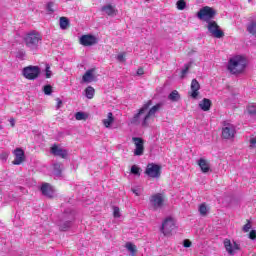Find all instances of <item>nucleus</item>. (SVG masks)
I'll list each match as a JSON object with an SVG mask.
<instances>
[{
  "instance_id": "nucleus-1",
  "label": "nucleus",
  "mask_w": 256,
  "mask_h": 256,
  "mask_svg": "<svg viewBox=\"0 0 256 256\" xmlns=\"http://www.w3.org/2000/svg\"><path fill=\"white\" fill-rule=\"evenodd\" d=\"M151 105H153V100H148L144 103L138 112L132 117L130 123L132 125H141L143 128L149 127L151 121L155 119V115H157L161 110V107H163V103H157L152 107Z\"/></svg>"
},
{
  "instance_id": "nucleus-2",
  "label": "nucleus",
  "mask_w": 256,
  "mask_h": 256,
  "mask_svg": "<svg viewBox=\"0 0 256 256\" xmlns=\"http://www.w3.org/2000/svg\"><path fill=\"white\" fill-rule=\"evenodd\" d=\"M247 67V59L243 56H234L228 62V70L232 75L243 73Z\"/></svg>"
},
{
  "instance_id": "nucleus-3",
  "label": "nucleus",
  "mask_w": 256,
  "mask_h": 256,
  "mask_svg": "<svg viewBox=\"0 0 256 256\" xmlns=\"http://www.w3.org/2000/svg\"><path fill=\"white\" fill-rule=\"evenodd\" d=\"M41 41H43V37L37 31H31L24 36V43L31 51H37Z\"/></svg>"
},
{
  "instance_id": "nucleus-4",
  "label": "nucleus",
  "mask_w": 256,
  "mask_h": 256,
  "mask_svg": "<svg viewBox=\"0 0 256 256\" xmlns=\"http://www.w3.org/2000/svg\"><path fill=\"white\" fill-rule=\"evenodd\" d=\"M22 75L25 79H28V81H35V79H38L41 75V68L33 65L24 67L22 69Z\"/></svg>"
},
{
  "instance_id": "nucleus-5",
  "label": "nucleus",
  "mask_w": 256,
  "mask_h": 256,
  "mask_svg": "<svg viewBox=\"0 0 256 256\" xmlns=\"http://www.w3.org/2000/svg\"><path fill=\"white\" fill-rule=\"evenodd\" d=\"M176 227L177 226L175 225V219H173L172 217H167L162 222L160 231H161V233H163V235L165 237H169V235H171L173 233V231H175Z\"/></svg>"
},
{
  "instance_id": "nucleus-6",
  "label": "nucleus",
  "mask_w": 256,
  "mask_h": 256,
  "mask_svg": "<svg viewBox=\"0 0 256 256\" xmlns=\"http://www.w3.org/2000/svg\"><path fill=\"white\" fill-rule=\"evenodd\" d=\"M197 17L200 21H206V23H209V21L215 17V10L209 6H205L197 13Z\"/></svg>"
},
{
  "instance_id": "nucleus-7",
  "label": "nucleus",
  "mask_w": 256,
  "mask_h": 256,
  "mask_svg": "<svg viewBox=\"0 0 256 256\" xmlns=\"http://www.w3.org/2000/svg\"><path fill=\"white\" fill-rule=\"evenodd\" d=\"M207 29L212 37H215V39H221L222 37H225V33L221 28H219V25H217V22L215 21H209L207 25Z\"/></svg>"
},
{
  "instance_id": "nucleus-8",
  "label": "nucleus",
  "mask_w": 256,
  "mask_h": 256,
  "mask_svg": "<svg viewBox=\"0 0 256 256\" xmlns=\"http://www.w3.org/2000/svg\"><path fill=\"white\" fill-rule=\"evenodd\" d=\"M145 174L151 177V179H159L161 177V166L150 163L146 167Z\"/></svg>"
},
{
  "instance_id": "nucleus-9",
  "label": "nucleus",
  "mask_w": 256,
  "mask_h": 256,
  "mask_svg": "<svg viewBox=\"0 0 256 256\" xmlns=\"http://www.w3.org/2000/svg\"><path fill=\"white\" fill-rule=\"evenodd\" d=\"M223 245H224L228 255H235V253H237V251H241V246L235 241L231 242V240L229 238L224 239Z\"/></svg>"
},
{
  "instance_id": "nucleus-10",
  "label": "nucleus",
  "mask_w": 256,
  "mask_h": 256,
  "mask_svg": "<svg viewBox=\"0 0 256 256\" xmlns=\"http://www.w3.org/2000/svg\"><path fill=\"white\" fill-rule=\"evenodd\" d=\"M235 133H237L235 126L231 123H226L222 128V139H233Z\"/></svg>"
},
{
  "instance_id": "nucleus-11",
  "label": "nucleus",
  "mask_w": 256,
  "mask_h": 256,
  "mask_svg": "<svg viewBox=\"0 0 256 256\" xmlns=\"http://www.w3.org/2000/svg\"><path fill=\"white\" fill-rule=\"evenodd\" d=\"M163 201V194L161 193L154 194L150 197V205L154 211L163 207Z\"/></svg>"
},
{
  "instance_id": "nucleus-12",
  "label": "nucleus",
  "mask_w": 256,
  "mask_h": 256,
  "mask_svg": "<svg viewBox=\"0 0 256 256\" xmlns=\"http://www.w3.org/2000/svg\"><path fill=\"white\" fill-rule=\"evenodd\" d=\"M132 141H133V143L136 147L135 150H134V155H136V156L143 155V153L145 151L143 138L133 137Z\"/></svg>"
},
{
  "instance_id": "nucleus-13",
  "label": "nucleus",
  "mask_w": 256,
  "mask_h": 256,
  "mask_svg": "<svg viewBox=\"0 0 256 256\" xmlns=\"http://www.w3.org/2000/svg\"><path fill=\"white\" fill-rule=\"evenodd\" d=\"M50 153H52V155H54L55 157H61V159H67V155H69L67 149H63L62 147H59L57 144H54L51 147Z\"/></svg>"
},
{
  "instance_id": "nucleus-14",
  "label": "nucleus",
  "mask_w": 256,
  "mask_h": 256,
  "mask_svg": "<svg viewBox=\"0 0 256 256\" xmlns=\"http://www.w3.org/2000/svg\"><path fill=\"white\" fill-rule=\"evenodd\" d=\"M40 191L44 197H48V199H53L55 197V189L49 183H43L40 187Z\"/></svg>"
},
{
  "instance_id": "nucleus-15",
  "label": "nucleus",
  "mask_w": 256,
  "mask_h": 256,
  "mask_svg": "<svg viewBox=\"0 0 256 256\" xmlns=\"http://www.w3.org/2000/svg\"><path fill=\"white\" fill-rule=\"evenodd\" d=\"M80 43L84 47H92V45H97V37L91 34L83 35L80 38Z\"/></svg>"
},
{
  "instance_id": "nucleus-16",
  "label": "nucleus",
  "mask_w": 256,
  "mask_h": 256,
  "mask_svg": "<svg viewBox=\"0 0 256 256\" xmlns=\"http://www.w3.org/2000/svg\"><path fill=\"white\" fill-rule=\"evenodd\" d=\"M15 159L12 162L13 165H21L25 161V152L21 148L14 150Z\"/></svg>"
},
{
  "instance_id": "nucleus-17",
  "label": "nucleus",
  "mask_w": 256,
  "mask_h": 256,
  "mask_svg": "<svg viewBox=\"0 0 256 256\" xmlns=\"http://www.w3.org/2000/svg\"><path fill=\"white\" fill-rule=\"evenodd\" d=\"M199 89H201V84L197 79H193L191 82V97L192 99H197L199 97Z\"/></svg>"
},
{
  "instance_id": "nucleus-18",
  "label": "nucleus",
  "mask_w": 256,
  "mask_h": 256,
  "mask_svg": "<svg viewBox=\"0 0 256 256\" xmlns=\"http://www.w3.org/2000/svg\"><path fill=\"white\" fill-rule=\"evenodd\" d=\"M198 165L202 171V173H209L211 171V166L209 165V162L205 160V158H200L198 160Z\"/></svg>"
},
{
  "instance_id": "nucleus-19",
  "label": "nucleus",
  "mask_w": 256,
  "mask_h": 256,
  "mask_svg": "<svg viewBox=\"0 0 256 256\" xmlns=\"http://www.w3.org/2000/svg\"><path fill=\"white\" fill-rule=\"evenodd\" d=\"M93 73H95V68L87 70L82 77V81H84V83H91V81H94L95 75H93Z\"/></svg>"
},
{
  "instance_id": "nucleus-20",
  "label": "nucleus",
  "mask_w": 256,
  "mask_h": 256,
  "mask_svg": "<svg viewBox=\"0 0 256 256\" xmlns=\"http://www.w3.org/2000/svg\"><path fill=\"white\" fill-rule=\"evenodd\" d=\"M246 29L250 35H256V17L250 18Z\"/></svg>"
},
{
  "instance_id": "nucleus-21",
  "label": "nucleus",
  "mask_w": 256,
  "mask_h": 256,
  "mask_svg": "<svg viewBox=\"0 0 256 256\" xmlns=\"http://www.w3.org/2000/svg\"><path fill=\"white\" fill-rule=\"evenodd\" d=\"M102 123L106 129H110L113 123H115V116L111 112L107 114V118L102 120Z\"/></svg>"
},
{
  "instance_id": "nucleus-22",
  "label": "nucleus",
  "mask_w": 256,
  "mask_h": 256,
  "mask_svg": "<svg viewBox=\"0 0 256 256\" xmlns=\"http://www.w3.org/2000/svg\"><path fill=\"white\" fill-rule=\"evenodd\" d=\"M101 11L103 13H106V15H109V17H113V15H117V10H115V7L111 6V4L103 6L101 8Z\"/></svg>"
},
{
  "instance_id": "nucleus-23",
  "label": "nucleus",
  "mask_w": 256,
  "mask_h": 256,
  "mask_svg": "<svg viewBox=\"0 0 256 256\" xmlns=\"http://www.w3.org/2000/svg\"><path fill=\"white\" fill-rule=\"evenodd\" d=\"M200 109L202 111H209L211 109V100L204 98L200 103H199Z\"/></svg>"
},
{
  "instance_id": "nucleus-24",
  "label": "nucleus",
  "mask_w": 256,
  "mask_h": 256,
  "mask_svg": "<svg viewBox=\"0 0 256 256\" xmlns=\"http://www.w3.org/2000/svg\"><path fill=\"white\" fill-rule=\"evenodd\" d=\"M169 101H172V103H177L179 99H181V95L179 94V91L174 90L168 95Z\"/></svg>"
},
{
  "instance_id": "nucleus-25",
  "label": "nucleus",
  "mask_w": 256,
  "mask_h": 256,
  "mask_svg": "<svg viewBox=\"0 0 256 256\" xmlns=\"http://www.w3.org/2000/svg\"><path fill=\"white\" fill-rule=\"evenodd\" d=\"M247 114L250 117H256V103H250L246 107Z\"/></svg>"
},
{
  "instance_id": "nucleus-26",
  "label": "nucleus",
  "mask_w": 256,
  "mask_h": 256,
  "mask_svg": "<svg viewBox=\"0 0 256 256\" xmlns=\"http://www.w3.org/2000/svg\"><path fill=\"white\" fill-rule=\"evenodd\" d=\"M53 169H54V175H56V177H59L61 176V172L63 171V164L55 163L53 165Z\"/></svg>"
},
{
  "instance_id": "nucleus-27",
  "label": "nucleus",
  "mask_w": 256,
  "mask_h": 256,
  "mask_svg": "<svg viewBox=\"0 0 256 256\" xmlns=\"http://www.w3.org/2000/svg\"><path fill=\"white\" fill-rule=\"evenodd\" d=\"M85 93H86L87 99H93V97H95V88H93L92 86H88L85 89Z\"/></svg>"
},
{
  "instance_id": "nucleus-28",
  "label": "nucleus",
  "mask_w": 256,
  "mask_h": 256,
  "mask_svg": "<svg viewBox=\"0 0 256 256\" xmlns=\"http://www.w3.org/2000/svg\"><path fill=\"white\" fill-rule=\"evenodd\" d=\"M198 211L202 217H205L209 213V208H207V205L203 203L199 206Z\"/></svg>"
},
{
  "instance_id": "nucleus-29",
  "label": "nucleus",
  "mask_w": 256,
  "mask_h": 256,
  "mask_svg": "<svg viewBox=\"0 0 256 256\" xmlns=\"http://www.w3.org/2000/svg\"><path fill=\"white\" fill-rule=\"evenodd\" d=\"M60 231H67L72 225L71 221L59 222Z\"/></svg>"
},
{
  "instance_id": "nucleus-30",
  "label": "nucleus",
  "mask_w": 256,
  "mask_h": 256,
  "mask_svg": "<svg viewBox=\"0 0 256 256\" xmlns=\"http://www.w3.org/2000/svg\"><path fill=\"white\" fill-rule=\"evenodd\" d=\"M126 249L131 252V255L134 256L137 253V246L131 242L126 243Z\"/></svg>"
},
{
  "instance_id": "nucleus-31",
  "label": "nucleus",
  "mask_w": 256,
  "mask_h": 256,
  "mask_svg": "<svg viewBox=\"0 0 256 256\" xmlns=\"http://www.w3.org/2000/svg\"><path fill=\"white\" fill-rule=\"evenodd\" d=\"M69 27V19L66 17L60 18V29H67Z\"/></svg>"
},
{
  "instance_id": "nucleus-32",
  "label": "nucleus",
  "mask_w": 256,
  "mask_h": 256,
  "mask_svg": "<svg viewBox=\"0 0 256 256\" xmlns=\"http://www.w3.org/2000/svg\"><path fill=\"white\" fill-rule=\"evenodd\" d=\"M76 121H85L87 119V114L85 112H77L75 114Z\"/></svg>"
},
{
  "instance_id": "nucleus-33",
  "label": "nucleus",
  "mask_w": 256,
  "mask_h": 256,
  "mask_svg": "<svg viewBox=\"0 0 256 256\" xmlns=\"http://www.w3.org/2000/svg\"><path fill=\"white\" fill-rule=\"evenodd\" d=\"M131 173H132V175H136L137 177H140L141 176V168H139V166H137V165H133L131 167Z\"/></svg>"
},
{
  "instance_id": "nucleus-34",
  "label": "nucleus",
  "mask_w": 256,
  "mask_h": 256,
  "mask_svg": "<svg viewBox=\"0 0 256 256\" xmlns=\"http://www.w3.org/2000/svg\"><path fill=\"white\" fill-rule=\"evenodd\" d=\"M176 5H177V9H179V11H183V9H185V7H187V3L184 2V0H178Z\"/></svg>"
},
{
  "instance_id": "nucleus-35",
  "label": "nucleus",
  "mask_w": 256,
  "mask_h": 256,
  "mask_svg": "<svg viewBox=\"0 0 256 256\" xmlns=\"http://www.w3.org/2000/svg\"><path fill=\"white\" fill-rule=\"evenodd\" d=\"M43 92L45 93V95H51L53 93V86L45 85L43 88Z\"/></svg>"
},
{
  "instance_id": "nucleus-36",
  "label": "nucleus",
  "mask_w": 256,
  "mask_h": 256,
  "mask_svg": "<svg viewBox=\"0 0 256 256\" xmlns=\"http://www.w3.org/2000/svg\"><path fill=\"white\" fill-rule=\"evenodd\" d=\"M189 69H191V63L185 64V68L182 70L181 79H185V75H187Z\"/></svg>"
},
{
  "instance_id": "nucleus-37",
  "label": "nucleus",
  "mask_w": 256,
  "mask_h": 256,
  "mask_svg": "<svg viewBox=\"0 0 256 256\" xmlns=\"http://www.w3.org/2000/svg\"><path fill=\"white\" fill-rule=\"evenodd\" d=\"M45 77L46 79H51L53 72H51V66H49V64L46 65V69H45Z\"/></svg>"
},
{
  "instance_id": "nucleus-38",
  "label": "nucleus",
  "mask_w": 256,
  "mask_h": 256,
  "mask_svg": "<svg viewBox=\"0 0 256 256\" xmlns=\"http://www.w3.org/2000/svg\"><path fill=\"white\" fill-rule=\"evenodd\" d=\"M54 6H55V3L49 2L46 5V11H48L49 13H55V10L53 9Z\"/></svg>"
},
{
  "instance_id": "nucleus-39",
  "label": "nucleus",
  "mask_w": 256,
  "mask_h": 256,
  "mask_svg": "<svg viewBox=\"0 0 256 256\" xmlns=\"http://www.w3.org/2000/svg\"><path fill=\"white\" fill-rule=\"evenodd\" d=\"M113 215L116 219H119V217H121V212L119 210V207L115 206L113 208Z\"/></svg>"
},
{
  "instance_id": "nucleus-40",
  "label": "nucleus",
  "mask_w": 256,
  "mask_h": 256,
  "mask_svg": "<svg viewBox=\"0 0 256 256\" xmlns=\"http://www.w3.org/2000/svg\"><path fill=\"white\" fill-rule=\"evenodd\" d=\"M0 159L2 160L3 163H5V161H7V159H9V152H2L0 154Z\"/></svg>"
},
{
  "instance_id": "nucleus-41",
  "label": "nucleus",
  "mask_w": 256,
  "mask_h": 256,
  "mask_svg": "<svg viewBox=\"0 0 256 256\" xmlns=\"http://www.w3.org/2000/svg\"><path fill=\"white\" fill-rule=\"evenodd\" d=\"M251 229V221L248 220V222L243 226L244 233H249V230Z\"/></svg>"
},
{
  "instance_id": "nucleus-42",
  "label": "nucleus",
  "mask_w": 256,
  "mask_h": 256,
  "mask_svg": "<svg viewBox=\"0 0 256 256\" xmlns=\"http://www.w3.org/2000/svg\"><path fill=\"white\" fill-rule=\"evenodd\" d=\"M250 149H256V138H250Z\"/></svg>"
},
{
  "instance_id": "nucleus-43",
  "label": "nucleus",
  "mask_w": 256,
  "mask_h": 256,
  "mask_svg": "<svg viewBox=\"0 0 256 256\" xmlns=\"http://www.w3.org/2000/svg\"><path fill=\"white\" fill-rule=\"evenodd\" d=\"M117 60H118L120 63L125 62V55H124L123 53L118 54V55H117Z\"/></svg>"
},
{
  "instance_id": "nucleus-44",
  "label": "nucleus",
  "mask_w": 256,
  "mask_h": 256,
  "mask_svg": "<svg viewBox=\"0 0 256 256\" xmlns=\"http://www.w3.org/2000/svg\"><path fill=\"white\" fill-rule=\"evenodd\" d=\"M249 239H252V241H255V239H256V230H252L249 233Z\"/></svg>"
},
{
  "instance_id": "nucleus-45",
  "label": "nucleus",
  "mask_w": 256,
  "mask_h": 256,
  "mask_svg": "<svg viewBox=\"0 0 256 256\" xmlns=\"http://www.w3.org/2000/svg\"><path fill=\"white\" fill-rule=\"evenodd\" d=\"M132 192L134 193V195H136V197H139V195H141V189L139 188H132Z\"/></svg>"
},
{
  "instance_id": "nucleus-46",
  "label": "nucleus",
  "mask_w": 256,
  "mask_h": 256,
  "mask_svg": "<svg viewBox=\"0 0 256 256\" xmlns=\"http://www.w3.org/2000/svg\"><path fill=\"white\" fill-rule=\"evenodd\" d=\"M191 245H192L191 240H188V239L184 240L183 242L184 247L189 248L191 247Z\"/></svg>"
},
{
  "instance_id": "nucleus-47",
  "label": "nucleus",
  "mask_w": 256,
  "mask_h": 256,
  "mask_svg": "<svg viewBox=\"0 0 256 256\" xmlns=\"http://www.w3.org/2000/svg\"><path fill=\"white\" fill-rule=\"evenodd\" d=\"M145 72L143 70V68H138L137 70V75H143Z\"/></svg>"
},
{
  "instance_id": "nucleus-48",
  "label": "nucleus",
  "mask_w": 256,
  "mask_h": 256,
  "mask_svg": "<svg viewBox=\"0 0 256 256\" xmlns=\"http://www.w3.org/2000/svg\"><path fill=\"white\" fill-rule=\"evenodd\" d=\"M61 105H63V101L59 100V101H58L57 108L59 109V107H61Z\"/></svg>"
},
{
  "instance_id": "nucleus-49",
  "label": "nucleus",
  "mask_w": 256,
  "mask_h": 256,
  "mask_svg": "<svg viewBox=\"0 0 256 256\" xmlns=\"http://www.w3.org/2000/svg\"><path fill=\"white\" fill-rule=\"evenodd\" d=\"M10 123H11L12 127H15V120L12 119V120L10 121Z\"/></svg>"
},
{
  "instance_id": "nucleus-50",
  "label": "nucleus",
  "mask_w": 256,
  "mask_h": 256,
  "mask_svg": "<svg viewBox=\"0 0 256 256\" xmlns=\"http://www.w3.org/2000/svg\"><path fill=\"white\" fill-rule=\"evenodd\" d=\"M20 57H25V53L20 52Z\"/></svg>"
}]
</instances>
